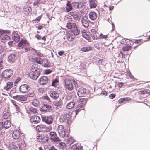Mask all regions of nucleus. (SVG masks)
I'll use <instances>...</instances> for the list:
<instances>
[{
    "mask_svg": "<svg viewBox=\"0 0 150 150\" xmlns=\"http://www.w3.org/2000/svg\"><path fill=\"white\" fill-rule=\"evenodd\" d=\"M89 4L91 8H94L96 7L97 1L96 0H88Z\"/></svg>",
    "mask_w": 150,
    "mask_h": 150,
    "instance_id": "29",
    "label": "nucleus"
},
{
    "mask_svg": "<svg viewBox=\"0 0 150 150\" xmlns=\"http://www.w3.org/2000/svg\"><path fill=\"white\" fill-rule=\"evenodd\" d=\"M71 149L72 150H83V148L80 144H76L72 146Z\"/></svg>",
    "mask_w": 150,
    "mask_h": 150,
    "instance_id": "27",
    "label": "nucleus"
},
{
    "mask_svg": "<svg viewBox=\"0 0 150 150\" xmlns=\"http://www.w3.org/2000/svg\"><path fill=\"white\" fill-rule=\"evenodd\" d=\"M43 3V0H38L36 1H35L34 3L33 4L35 6H38V4Z\"/></svg>",
    "mask_w": 150,
    "mask_h": 150,
    "instance_id": "53",
    "label": "nucleus"
},
{
    "mask_svg": "<svg viewBox=\"0 0 150 150\" xmlns=\"http://www.w3.org/2000/svg\"><path fill=\"white\" fill-rule=\"evenodd\" d=\"M25 146V144H23L22 145V143H21V145L19 146V150H25V149L24 148V147Z\"/></svg>",
    "mask_w": 150,
    "mask_h": 150,
    "instance_id": "55",
    "label": "nucleus"
},
{
    "mask_svg": "<svg viewBox=\"0 0 150 150\" xmlns=\"http://www.w3.org/2000/svg\"><path fill=\"white\" fill-rule=\"evenodd\" d=\"M44 98L45 99L47 100L48 101L49 103H50L51 102V101L50 100L49 98L47 95L46 96H44Z\"/></svg>",
    "mask_w": 150,
    "mask_h": 150,
    "instance_id": "62",
    "label": "nucleus"
},
{
    "mask_svg": "<svg viewBox=\"0 0 150 150\" xmlns=\"http://www.w3.org/2000/svg\"><path fill=\"white\" fill-rule=\"evenodd\" d=\"M33 105L35 107H38L39 106L40 103L38 100L37 99H34L32 102Z\"/></svg>",
    "mask_w": 150,
    "mask_h": 150,
    "instance_id": "35",
    "label": "nucleus"
},
{
    "mask_svg": "<svg viewBox=\"0 0 150 150\" xmlns=\"http://www.w3.org/2000/svg\"><path fill=\"white\" fill-rule=\"evenodd\" d=\"M49 81L48 77L47 76H43L40 78L38 80V83L40 85H44L47 84Z\"/></svg>",
    "mask_w": 150,
    "mask_h": 150,
    "instance_id": "10",
    "label": "nucleus"
},
{
    "mask_svg": "<svg viewBox=\"0 0 150 150\" xmlns=\"http://www.w3.org/2000/svg\"><path fill=\"white\" fill-rule=\"evenodd\" d=\"M65 86L68 90L71 91L73 89V83L69 79H67L64 80Z\"/></svg>",
    "mask_w": 150,
    "mask_h": 150,
    "instance_id": "6",
    "label": "nucleus"
},
{
    "mask_svg": "<svg viewBox=\"0 0 150 150\" xmlns=\"http://www.w3.org/2000/svg\"><path fill=\"white\" fill-rule=\"evenodd\" d=\"M71 81L73 82V84H74L75 86L76 87V86H77V83L76 81L74 79H72L71 80Z\"/></svg>",
    "mask_w": 150,
    "mask_h": 150,
    "instance_id": "60",
    "label": "nucleus"
},
{
    "mask_svg": "<svg viewBox=\"0 0 150 150\" xmlns=\"http://www.w3.org/2000/svg\"><path fill=\"white\" fill-rule=\"evenodd\" d=\"M57 146L59 149H65L66 147L65 144L62 142L59 143Z\"/></svg>",
    "mask_w": 150,
    "mask_h": 150,
    "instance_id": "41",
    "label": "nucleus"
},
{
    "mask_svg": "<svg viewBox=\"0 0 150 150\" xmlns=\"http://www.w3.org/2000/svg\"><path fill=\"white\" fill-rule=\"evenodd\" d=\"M11 126V122L10 120H7L4 123L2 122H0V128L3 129L4 128L5 129H8Z\"/></svg>",
    "mask_w": 150,
    "mask_h": 150,
    "instance_id": "13",
    "label": "nucleus"
},
{
    "mask_svg": "<svg viewBox=\"0 0 150 150\" xmlns=\"http://www.w3.org/2000/svg\"><path fill=\"white\" fill-rule=\"evenodd\" d=\"M16 92V90L14 88H13L12 90H10L8 92V93L9 95H12Z\"/></svg>",
    "mask_w": 150,
    "mask_h": 150,
    "instance_id": "56",
    "label": "nucleus"
},
{
    "mask_svg": "<svg viewBox=\"0 0 150 150\" xmlns=\"http://www.w3.org/2000/svg\"><path fill=\"white\" fill-rule=\"evenodd\" d=\"M6 110H5L4 112L3 117L5 119H8L10 117L11 115V113L8 110L7 111H6Z\"/></svg>",
    "mask_w": 150,
    "mask_h": 150,
    "instance_id": "38",
    "label": "nucleus"
},
{
    "mask_svg": "<svg viewBox=\"0 0 150 150\" xmlns=\"http://www.w3.org/2000/svg\"><path fill=\"white\" fill-rule=\"evenodd\" d=\"M87 99L84 98H81L79 100L77 108L75 110L76 115H77L80 111L83 110L86 104Z\"/></svg>",
    "mask_w": 150,
    "mask_h": 150,
    "instance_id": "3",
    "label": "nucleus"
},
{
    "mask_svg": "<svg viewBox=\"0 0 150 150\" xmlns=\"http://www.w3.org/2000/svg\"><path fill=\"white\" fill-rule=\"evenodd\" d=\"M91 47L90 46L85 47L81 48V50L83 52H87L91 50Z\"/></svg>",
    "mask_w": 150,
    "mask_h": 150,
    "instance_id": "49",
    "label": "nucleus"
},
{
    "mask_svg": "<svg viewBox=\"0 0 150 150\" xmlns=\"http://www.w3.org/2000/svg\"><path fill=\"white\" fill-rule=\"evenodd\" d=\"M31 51L30 52L33 53V55L39 56V52H38L36 50L33 48H28Z\"/></svg>",
    "mask_w": 150,
    "mask_h": 150,
    "instance_id": "45",
    "label": "nucleus"
},
{
    "mask_svg": "<svg viewBox=\"0 0 150 150\" xmlns=\"http://www.w3.org/2000/svg\"><path fill=\"white\" fill-rule=\"evenodd\" d=\"M20 136V133L18 130L14 131L12 133V137L13 139H18Z\"/></svg>",
    "mask_w": 150,
    "mask_h": 150,
    "instance_id": "32",
    "label": "nucleus"
},
{
    "mask_svg": "<svg viewBox=\"0 0 150 150\" xmlns=\"http://www.w3.org/2000/svg\"><path fill=\"white\" fill-rule=\"evenodd\" d=\"M66 27L68 29L73 30L74 29L76 28L77 27L75 23L70 22L67 23Z\"/></svg>",
    "mask_w": 150,
    "mask_h": 150,
    "instance_id": "26",
    "label": "nucleus"
},
{
    "mask_svg": "<svg viewBox=\"0 0 150 150\" xmlns=\"http://www.w3.org/2000/svg\"><path fill=\"white\" fill-rule=\"evenodd\" d=\"M35 93L34 92H30L27 95L29 97H34L35 96Z\"/></svg>",
    "mask_w": 150,
    "mask_h": 150,
    "instance_id": "58",
    "label": "nucleus"
},
{
    "mask_svg": "<svg viewBox=\"0 0 150 150\" xmlns=\"http://www.w3.org/2000/svg\"><path fill=\"white\" fill-rule=\"evenodd\" d=\"M67 39L68 41H72L74 39V38L71 35H69L68 36V35H67Z\"/></svg>",
    "mask_w": 150,
    "mask_h": 150,
    "instance_id": "54",
    "label": "nucleus"
},
{
    "mask_svg": "<svg viewBox=\"0 0 150 150\" xmlns=\"http://www.w3.org/2000/svg\"><path fill=\"white\" fill-rule=\"evenodd\" d=\"M75 103L74 101L69 102L66 106V108L68 109H71L73 108L75 105Z\"/></svg>",
    "mask_w": 150,
    "mask_h": 150,
    "instance_id": "37",
    "label": "nucleus"
},
{
    "mask_svg": "<svg viewBox=\"0 0 150 150\" xmlns=\"http://www.w3.org/2000/svg\"><path fill=\"white\" fill-rule=\"evenodd\" d=\"M40 73L31 72L29 74V77L33 80L36 79L40 74Z\"/></svg>",
    "mask_w": 150,
    "mask_h": 150,
    "instance_id": "24",
    "label": "nucleus"
},
{
    "mask_svg": "<svg viewBox=\"0 0 150 150\" xmlns=\"http://www.w3.org/2000/svg\"><path fill=\"white\" fill-rule=\"evenodd\" d=\"M13 99L21 101H24L27 99L26 96L22 95H17L13 96Z\"/></svg>",
    "mask_w": 150,
    "mask_h": 150,
    "instance_id": "21",
    "label": "nucleus"
},
{
    "mask_svg": "<svg viewBox=\"0 0 150 150\" xmlns=\"http://www.w3.org/2000/svg\"><path fill=\"white\" fill-rule=\"evenodd\" d=\"M30 89V86L28 84H22L19 87V91L22 93L28 92Z\"/></svg>",
    "mask_w": 150,
    "mask_h": 150,
    "instance_id": "7",
    "label": "nucleus"
},
{
    "mask_svg": "<svg viewBox=\"0 0 150 150\" xmlns=\"http://www.w3.org/2000/svg\"><path fill=\"white\" fill-rule=\"evenodd\" d=\"M72 16L73 18L75 20H77L79 19V18L77 15L75 11L71 12L69 13Z\"/></svg>",
    "mask_w": 150,
    "mask_h": 150,
    "instance_id": "42",
    "label": "nucleus"
},
{
    "mask_svg": "<svg viewBox=\"0 0 150 150\" xmlns=\"http://www.w3.org/2000/svg\"><path fill=\"white\" fill-rule=\"evenodd\" d=\"M13 74V71L11 69H7L2 73V76L4 78H8L11 77Z\"/></svg>",
    "mask_w": 150,
    "mask_h": 150,
    "instance_id": "9",
    "label": "nucleus"
},
{
    "mask_svg": "<svg viewBox=\"0 0 150 150\" xmlns=\"http://www.w3.org/2000/svg\"><path fill=\"white\" fill-rule=\"evenodd\" d=\"M63 104L61 98L59 100H57L54 101L53 102V106L54 107L56 108H61Z\"/></svg>",
    "mask_w": 150,
    "mask_h": 150,
    "instance_id": "19",
    "label": "nucleus"
},
{
    "mask_svg": "<svg viewBox=\"0 0 150 150\" xmlns=\"http://www.w3.org/2000/svg\"><path fill=\"white\" fill-rule=\"evenodd\" d=\"M13 39L15 42H18L20 40L19 35L16 33L14 32L12 34Z\"/></svg>",
    "mask_w": 150,
    "mask_h": 150,
    "instance_id": "30",
    "label": "nucleus"
},
{
    "mask_svg": "<svg viewBox=\"0 0 150 150\" xmlns=\"http://www.w3.org/2000/svg\"><path fill=\"white\" fill-rule=\"evenodd\" d=\"M31 72L40 73L41 71V68L38 64H33L31 68Z\"/></svg>",
    "mask_w": 150,
    "mask_h": 150,
    "instance_id": "15",
    "label": "nucleus"
},
{
    "mask_svg": "<svg viewBox=\"0 0 150 150\" xmlns=\"http://www.w3.org/2000/svg\"><path fill=\"white\" fill-rule=\"evenodd\" d=\"M67 93L68 96L71 98H75L77 97V92L76 91H67Z\"/></svg>",
    "mask_w": 150,
    "mask_h": 150,
    "instance_id": "25",
    "label": "nucleus"
},
{
    "mask_svg": "<svg viewBox=\"0 0 150 150\" xmlns=\"http://www.w3.org/2000/svg\"><path fill=\"white\" fill-rule=\"evenodd\" d=\"M83 5V3L81 2H76L73 4V7L75 8H79V5Z\"/></svg>",
    "mask_w": 150,
    "mask_h": 150,
    "instance_id": "50",
    "label": "nucleus"
},
{
    "mask_svg": "<svg viewBox=\"0 0 150 150\" xmlns=\"http://www.w3.org/2000/svg\"><path fill=\"white\" fill-rule=\"evenodd\" d=\"M52 107L51 106L47 104L46 103H44L40 108V111L42 112H49L51 111Z\"/></svg>",
    "mask_w": 150,
    "mask_h": 150,
    "instance_id": "14",
    "label": "nucleus"
},
{
    "mask_svg": "<svg viewBox=\"0 0 150 150\" xmlns=\"http://www.w3.org/2000/svg\"><path fill=\"white\" fill-rule=\"evenodd\" d=\"M52 71V70L50 69H47L45 70L44 73L45 74H50Z\"/></svg>",
    "mask_w": 150,
    "mask_h": 150,
    "instance_id": "61",
    "label": "nucleus"
},
{
    "mask_svg": "<svg viewBox=\"0 0 150 150\" xmlns=\"http://www.w3.org/2000/svg\"><path fill=\"white\" fill-rule=\"evenodd\" d=\"M115 95L113 93L110 94L109 96V97L111 99L113 98L114 97H115Z\"/></svg>",
    "mask_w": 150,
    "mask_h": 150,
    "instance_id": "64",
    "label": "nucleus"
},
{
    "mask_svg": "<svg viewBox=\"0 0 150 150\" xmlns=\"http://www.w3.org/2000/svg\"><path fill=\"white\" fill-rule=\"evenodd\" d=\"M23 9L24 11L27 12H30L31 11V7L28 6H24Z\"/></svg>",
    "mask_w": 150,
    "mask_h": 150,
    "instance_id": "51",
    "label": "nucleus"
},
{
    "mask_svg": "<svg viewBox=\"0 0 150 150\" xmlns=\"http://www.w3.org/2000/svg\"><path fill=\"white\" fill-rule=\"evenodd\" d=\"M59 82V80L56 78L53 79L52 81L51 85L52 86L56 87L58 84V82Z\"/></svg>",
    "mask_w": 150,
    "mask_h": 150,
    "instance_id": "40",
    "label": "nucleus"
},
{
    "mask_svg": "<svg viewBox=\"0 0 150 150\" xmlns=\"http://www.w3.org/2000/svg\"><path fill=\"white\" fill-rule=\"evenodd\" d=\"M37 139H40L43 142H45L48 141L49 138L47 134H41L38 135Z\"/></svg>",
    "mask_w": 150,
    "mask_h": 150,
    "instance_id": "11",
    "label": "nucleus"
},
{
    "mask_svg": "<svg viewBox=\"0 0 150 150\" xmlns=\"http://www.w3.org/2000/svg\"><path fill=\"white\" fill-rule=\"evenodd\" d=\"M42 121L48 125L51 124L53 122V118L51 116H42Z\"/></svg>",
    "mask_w": 150,
    "mask_h": 150,
    "instance_id": "8",
    "label": "nucleus"
},
{
    "mask_svg": "<svg viewBox=\"0 0 150 150\" xmlns=\"http://www.w3.org/2000/svg\"><path fill=\"white\" fill-rule=\"evenodd\" d=\"M81 21L83 26L86 28L88 27L89 23L87 17L86 16L83 17L81 18Z\"/></svg>",
    "mask_w": 150,
    "mask_h": 150,
    "instance_id": "20",
    "label": "nucleus"
},
{
    "mask_svg": "<svg viewBox=\"0 0 150 150\" xmlns=\"http://www.w3.org/2000/svg\"><path fill=\"white\" fill-rule=\"evenodd\" d=\"M49 134L51 140L54 142H59L60 141L59 138L57 136L55 133L53 132H50Z\"/></svg>",
    "mask_w": 150,
    "mask_h": 150,
    "instance_id": "17",
    "label": "nucleus"
},
{
    "mask_svg": "<svg viewBox=\"0 0 150 150\" xmlns=\"http://www.w3.org/2000/svg\"><path fill=\"white\" fill-rule=\"evenodd\" d=\"M91 36L93 40H96L97 38H105L107 37V35H103L102 33L98 35V33L96 32L94 29L91 30Z\"/></svg>",
    "mask_w": 150,
    "mask_h": 150,
    "instance_id": "4",
    "label": "nucleus"
},
{
    "mask_svg": "<svg viewBox=\"0 0 150 150\" xmlns=\"http://www.w3.org/2000/svg\"><path fill=\"white\" fill-rule=\"evenodd\" d=\"M36 129L40 132H47V129L46 126L43 125H40L36 126Z\"/></svg>",
    "mask_w": 150,
    "mask_h": 150,
    "instance_id": "16",
    "label": "nucleus"
},
{
    "mask_svg": "<svg viewBox=\"0 0 150 150\" xmlns=\"http://www.w3.org/2000/svg\"><path fill=\"white\" fill-rule=\"evenodd\" d=\"M71 117V113L70 112L65 113L61 116L59 119L60 122L62 123L66 124L67 126H69L71 123L70 119Z\"/></svg>",
    "mask_w": 150,
    "mask_h": 150,
    "instance_id": "2",
    "label": "nucleus"
},
{
    "mask_svg": "<svg viewBox=\"0 0 150 150\" xmlns=\"http://www.w3.org/2000/svg\"><path fill=\"white\" fill-rule=\"evenodd\" d=\"M28 44L27 41L25 39H21L19 43L18 44V46L22 47H25Z\"/></svg>",
    "mask_w": 150,
    "mask_h": 150,
    "instance_id": "34",
    "label": "nucleus"
},
{
    "mask_svg": "<svg viewBox=\"0 0 150 150\" xmlns=\"http://www.w3.org/2000/svg\"><path fill=\"white\" fill-rule=\"evenodd\" d=\"M17 59V56L14 53L11 54L8 57V60L10 63L14 62Z\"/></svg>",
    "mask_w": 150,
    "mask_h": 150,
    "instance_id": "23",
    "label": "nucleus"
},
{
    "mask_svg": "<svg viewBox=\"0 0 150 150\" xmlns=\"http://www.w3.org/2000/svg\"><path fill=\"white\" fill-rule=\"evenodd\" d=\"M96 61L98 62L100 64H101L102 65H105L106 64V62L103 59L97 58L96 59Z\"/></svg>",
    "mask_w": 150,
    "mask_h": 150,
    "instance_id": "44",
    "label": "nucleus"
},
{
    "mask_svg": "<svg viewBox=\"0 0 150 150\" xmlns=\"http://www.w3.org/2000/svg\"><path fill=\"white\" fill-rule=\"evenodd\" d=\"M8 147L9 150H16L18 148L15 143L12 142L9 143Z\"/></svg>",
    "mask_w": 150,
    "mask_h": 150,
    "instance_id": "33",
    "label": "nucleus"
},
{
    "mask_svg": "<svg viewBox=\"0 0 150 150\" xmlns=\"http://www.w3.org/2000/svg\"><path fill=\"white\" fill-rule=\"evenodd\" d=\"M42 66L45 67H50V63L48 62V60L47 59H44L43 63L42 64Z\"/></svg>",
    "mask_w": 150,
    "mask_h": 150,
    "instance_id": "36",
    "label": "nucleus"
},
{
    "mask_svg": "<svg viewBox=\"0 0 150 150\" xmlns=\"http://www.w3.org/2000/svg\"><path fill=\"white\" fill-rule=\"evenodd\" d=\"M57 131L60 137L63 138L65 136L66 138H67L66 139L68 143L71 144L73 142L74 140L72 137H71L70 138H69V137L68 136V134H66L63 126L62 125H59L57 128Z\"/></svg>",
    "mask_w": 150,
    "mask_h": 150,
    "instance_id": "1",
    "label": "nucleus"
},
{
    "mask_svg": "<svg viewBox=\"0 0 150 150\" xmlns=\"http://www.w3.org/2000/svg\"><path fill=\"white\" fill-rule=\"evenodd\" d=\"M67 7L66 8V12H69L72 9V6H71L70 4L67 3Z\"/></svg>",
    "mask_w": 150,
    "mask_h": 150,
    "instance_id": "52",
    "label": "nucleus"
},
{
    "mask_svg": "<svg viewBox=\"0 0 150 150\" xmlns=\"http://www.w3.org/2000/svg\"><path fill=\"white\" fill-rule=\"evenodd\" d=\"M30 120L32 124H37L40 122V118L38 116L34 115L31 117Z\"/></svg>",
    "mask_w": 150,
    "mask_h": 150,
    "instance_id": "18",
    "label": "nucleus"
},
{
    "mask_svg": "<svg viewBox=\"0 0 150 150\" xmlns=\"http://www.w3.org/2000/svg\"><path fill=\"white\" fill-rule=\"evenodd\" d=\"M13 82H10L7 83L6 86L4 87V89L8 92L10 89L13 87Z\"/></svg>",
    "mask_w": 150,
    "mask_h": 150,
    "instance_id": "28",
    "label": "nucleus"
},
{
    "mask_svg": "<svg viewBox=\"0 0 150 150\" xmlns=\"http://www.w3.org/2000/svg\"><path fill=\"white\" fill-rule=\"evenodd\" d=\"M48 149L49 150H58L53 146H52L49 147Z\"/></svg>",
    "mask_w": 150,
    "mask_h": 150,
    "instance_id": "63",
    "label": "nucleus"
},
{
    "mask_svg": "<svg viewBox=\"0 0 150 150\" xmlns=\"http://www.w3.org/2000/svg\"><path fill=\"white\" fill-rule=\"evenodd\" d=\"M82 36L88 41H90L91 38L90 35L87 34L85 32H82Z\"/></svg>",
    "mask_w": 150,
    "mask_h": 150,
    "instance_id": "43",
    "label": "nucleus"
},
{
    "mask_svg": "<svg viewBox=\"0 0 150 150\" xmlns=\"http://www.w3.org/2000/svg\"><path fill=\"white\" fill-rule=\"evenodd\" d=\"M88 15L90 19L92 21L96 20L97 17V14L93 11L90 12Z\"/></svg>",
    "mask_w": 150,
    "mask_h": 150,
    "instance_id": "31",
    "label": "nucleus"
},
{
    "mask_svg": "<svg viewBox=\"0 0 150 150\" xmlns=\"http://www.w3.org/2000/svg\"><path fill=\"white\" fill-rule=\"evenodd\" d=\"M7 31L6 30H0V39L2 42H5L10 39V37L6 34Z\"/></svg>",
    "mask_w": 150,
    "mask_h": 150,
    "instance_id": "5",
    "label": "nucleus"
},
{
    "mask_svg": "<svg viewBox=\"0 0 150 150\" xmlns=\"http://www.w3.org/2000/svg\"><path fill=\"white\" fill-rule=\"evenodd\" d=\"M87 91L86 89L81 87L79 88L77 92V94L79 97L85 96L87 93Z\"/></svg>",
    "mask_w": 150,
    "mask_h": 150,
    "instance_id": "12",
    "label": "nucleus"
},
{
    "mask_svg": "<svg viewBox=\"0 0 150 150\" xmlns=\"http://www.w3.org/2000/svg\"><path fill=\"white\" fill-rule=\"evenodd\" d=\"M50 96L54 100L57 99L59 98V94L55 91H51L50 92Z\"/></svg>",
    "mask_w": 150,
    "mask_h": 150,
    "instance_id": "22",
    "label": "nucleus"
},
{
    "mask_svg": "<svg viewBox=\"0 0 150 150\" xmlns=\"http://www.w3.org/2000/svg\"><path fill=\"white\" fill-rule=\"evenodd\" d=\"M131 46L130 45H125L123 46L122 50L124 51H126L129 50L131 48Z\"/></svg>",
    "mask_w": 150,
    "mask_h": 150,
    "instance_id": "48",
    "label": "nucleus"
},
{
    "mask_svg": "<svg viewBox=\"0 0 150 150\" xmlns=\"http://www.w3.org/2000/svg\"><path fill=\"white\" fill-rule=\"evenodd\" d=\"M71 31L75 35H78L80 33V31L77 29V27L76 28L71 30Z\"/></svg>",
    "mask_w": 150,
    "mask_h": 150,
    "instance_id": "47",
    "label": "nucleus"
},
{
    "mask_svg": "<svg viewBox=\"0 0 150 150\" xmlns=\"http://www.w3.org/2000/svg\"><path fill=\"white\" fill-rule=\"evenodd\" d=\"M116 55L118 57H122L123 56V54L120 51V52L117 53Z\"/></svg>",
    "mask_w": 150,
    "mask_h": 150,
    "instance_id": "57",
    "label": "nucleus"
},
{
    "mask_svg": "<svg viewBox=\"0 0 150 150\" xmlns=\"http://www.w3.org/2000/svg\"><path fill=\"white\" fill-rule=\"evenodd\" d=\"M37 109L35 108L31 107L29 108V111L28 112L29 114H35L37 112Z\"/></svg>",
    "mask_w": 150,
    "mask_h": 150,
    "instance_id": "46",
    "label": "nucleus"
},
{
    "mask_svg": "<svg viewBox=\"0 0 150 150\" xmlns=\"http://www.w3.org/2000/svg\"><path fill=\"white\" fill-rule=\"evenodd\" d=\"M21 79V78L20 77H18L17 79H16L14 83L15 86L16 85V84H17L20 81Z\"/></svg>",
    "mask_w": 150,
    "mask_h": 150,
    "instance_id": "59",
    "label": "nucleus"
},
{
    "mask_svg": "<svg viewBox=\"0 0 150 150\" xmlns=\"http://www.w3.org/2000/svg\"><path fill=\"white\" fill-rule=\"evenodd\" d=\"M35 61L37 63L42 65L43 63V59L40 57H37L35 58Z\"/></svg>",
    "mask_w": 150,
    "mask_h": 150,
    "instance_id": "39",
    "label": "nucleus"
}]
</instances>
